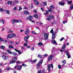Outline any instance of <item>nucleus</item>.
<instances>
[{
	"label": "nucleus",
	"mask_w": 73,
	"mask_h": 73,
	"mask_svg": "<svg viewBox=\"0 0 73 73\" xmlns=\"http://www.w3.org/2000/svg\"><path fill=\"white\" fill-rule=\"evenodd\" d=\"M50 33L52 34V40H54L55 38V35L54 33H53V28L51 29V30L50 31Z\"/></svg>",
	"instance_id": "f257e3e1"
},
{
	"label": "nucleus",
	"mask_w": 73,
	"mask_h": 73,
	"mask_svg": "<svg viewBox=\"0 0 73 73\" xmlns=\"http://www.w3.org/2000/svg\"><path fill=\"white\" fill-rule=\"evenodd\" d=\"M42 62H43V60H40L38 63V64H36V65L38 66L37 67V69H39L40 68L39 66L42 64Z\"/></svg>",
	"instance_id": "f03ea898"
},
{
	"label": "nucleus",
	"mask_w": 73,
	"mask_h": 73,
	"mask_svg": "<svg viewBox=\"0 0 73 73\" xmlns=\"http://www.w3.org/2000/svg\"><path fill=\"white\" fill-rule=\"evenodd\" d=\"M50 67H51V68H52V70H53V64H49L48 65V72H50Z\"/></svg>",
	"instance_id": "7ed1b4c3"
},
{
	"label": "nucleus",
	"mask_w": 73,
	"mask_h": 73,
	"mask_svg": "<svg viewBox=\"0 0 73 73\" xmlns=\"http://www.w3.org/2000/svg\"><path fill=\"white\" fill-rule=\"evenodd\" d=\"M53 57V55H51L48 56V61H50V60L52 59Z\"/></svg>",
	"instance_id": "20e7f679"
},
{
	"label": "nucleus",
	"mask_w": 73,
	"mask_h": 73,
	"mask_svg": "<svg viewBox=\"0 0 73 73\" xmlns=\"http://www.w3.org/2000/svg\"><path fill=\"white\" fill-rule=\"evenodd\" d=\"M48 34L46 33L44 34V38H45V39H46V40H47V39H48Z\"/></svg>",
	"instance_id": "39448f33"
},
{
	"label": "nucleus",
	"mask_w": 73,
	"mask_h": 73,
	"mask_svg": "<svg viewBox=\"0 0 73 73\" xmlns=\"http://www.w3.org/2000/svg\"><path fill=\"white\" fill-rule=\"evenodd\" d=\"M53 19V16L51 15L49 16V17L47 18L48 20H50L51 19Z\"/></svg>",
	"instance_id": "423d86ee"
},
{
	"label": "nucleus",
	"mask_w": 73,
	"mask_h": 73,
	"mask_svg": "<svg viewBox=\"0 0 73 73\" xmlns=\"http://www.w3.org/2000/svg\"><path fill=\"white\" fill-rule=\"evenodd\" d=\"M25 32V34L26 35H29V30L28 29H26V31Z\"/></svg>",
	"instance_id": "0eeeda50"
},
{
	"label": "nucleus",
	"mask_w": 73,
	"mask_h": 73,
	"mask_svg": "<svg viewBox=\"0 0 73 73\" xmlns=\"http://www.w3.org/2000/svg\"><path fill=\"white\" fill-rule=\"evenodd\" d=\"M59 4L60 5H62V6H64L65 3L64 2H59Z\"/></svg>",
	"instance_id": "6e6552de"
},
{
	"label": "nucleus",
	"mask_w": 73,
	"mask_h": 73,
	"mask_svg": "<svg viewBox=\"0 0 73 73\" xmlns=\"http://www.w3.org/2000/svg\"><path fill=\"white\" fill-rule=\"evenodd\" d=\"M66 54L68 56V58H70V54H69V53L68 52L66 51Z\"/></svg>",
	"instance_id": "1a4fd4ad"
},
{
	"label": "nucleus",
	"mask_w": 73,
	"mask_h": 73,
	"mask_svg": "<svg viewBox=\"0 0 73 73\" xmlns=\"http://www.w3.org/2000/svg\"><path fill=\"white\" fill-rule=\"evenodd\" d=\"M52 44H53L56 45H57V43L56 41L55 40H52Z\"/></svg>",
	"instance_id": "9d476101"
},
{
	"label": "nucleus",
	"mask_w": 73,
	"mask_h": 73,
	"mask_svg": "<svg viewBox=\"0 0 73 73\" xmlns=\"http://www.w3.org/2000/svg\"><path fill=\"white\" fill-rule=\"evenodd\" d=\"M15 51H16V52H18V53H19V54H21V52H20V50H18L16 49H15Z\"/></svg>",
	"instance_id": "9b49d317"
},
{
	"label": "nucleus",
	"mask_w": 73,
	"mask_h": 73,
	"mask_svg": "<svg viewBox=\"0 0 73 73\" xmlns=\"http://www.w3.org/2000/svg\"><path fill=\"white\" fill-rule=\"evenodd\" d=\"M34 1L35 4H36V5H38V2L37 0H34Z\"/></svg>",
	"instance_id": "f8f14e48"
},
{
	"label": "nucleus",
	"mask_w": 73,
	"mask_h": 73,
	"mask_svg": "<svg viewBox=\"0 0 73 73\" xmlns=\"http://www.w3.org/2000/svg\"><path fill=\"white\" fill-rule=\"evenodd\" d=\"M16 62V60H11L10 62V64H13L15 62Z\"/></svg>",
	"instance_id": "ddd939ff"
},
{
	"label": "nucleus",
	"mask_w": 73,
	"mask_h": 73,
	"mask_svg": "<svg viewBox=\"0 0 73 73\" xmlns=\"http://www.w3.org/2000/svg\"><path fill=\"white\" fill-rule=\"evenodd\" d=\"M24 13H25V14H26L27 15H29V11H24Z\"/></svg>",
	"instance_id": "4468645a"
},
{
	"label": "nucleus",
	"mask_w": 73,
	"mask_h": 73,
	"mask_svg": "<svg viewBox=\"0 0 73 73\" xmlns=\"http://www.w3.org/2000/svg\"><path fill=\"white\" fill-rule=\"evenodd\" d=\"M7 38H12L11 34H10L8 35L7 36Z\"/></svg>",
	"instance_id": "2eb2a0df"
},
{
	"label": "nucleus",
	"mask_w": 73,
	"mask_h": 73,
	"mask_svg": "<svg viewBox=\"0 0 73 73\" xmlns=\"http://www.w3.org/2000/svg\"><path fill=\"white\" fill-rule=\"evenodd\" d=\"M28 39V38H27V37L25 36L24 38V39L25 41L27 43L28 42V40H27V39Z\"/></svg>",
	"instance_id": "dca6fc26"
},
{
	"label": "nucleus",
	"mask_w": 73,
	"mask_h": 73,
	"mask_svg": "<svg viewBox=\"0 0 73 73\" xmlns=\"http://www.w3.org/2000/svg\"><path fill=\"white\" fill-rule=\"evenodd\" d=\"M11 68H9V67H7L6 68V69H5L4 70V71H5V70H11Z\"/></svg>",
	"instance_id": "f3484780"
},
{
	"label": "nucleus",
	"mask_w": 73,
	"mask_h": 73,
	"mask_svg": "<svg viewBox=\"0 0 73 73\" xmlns=\"http://www.w3.org/2000/svg\"><path fill=\"white\" fill-rule=\"evenodd\" d=\"M4 22H5V20L3 19H1V23L2 24H4Z\"/></svg>",
	"instance_id": "a211bd4d"
},
{
	"label": "nucleus",
	"mask_w": 73,
	"mask_h": 73,
	"mask_svg": "<svg viewBox=\"0 0 73 73\" xmlns=\"http://www.w3.org/2000/svg\"><path fill=\"white\" fill-rule=\"evenodd\" d=\"M62 49H64V50L65 49V48H66V45L65 44H64V45L62 46Z\"/></svg>",
	"instance_id": "6ab92c4d"
},
{
	"label": "nucleus",
	"mask_w": 73,
	"mask_h": 73,
	"mask_svg": "<svg viewBox=\"0 0 73 73\" xmlns=\"http://www.w3.org/2000/svg\"><path fill=\"white\" fill-rule=\"evenodd\" d=\"M19 66V65L18 64H17L16 65L14 68V69H17V67Z\"/></svg>",
	"instance_id": "aec40b11"
},
{
	"label": "nucleus",
	"mask_w": 73,
	"mask_h": 73,
	"mask_svg": "<svg viewBox=\"0 0 73 73\" xmlns=\"http://www.w3.org/2000/svg\"><path fill=\"white\" fill-rule=\"evenodd\" d=\"M7 51L9 54H12V52H11V50H7Z\"/></svg>",
	"instance_id": "412c9836"
},
{
	"label": "nucleus",
	"mask_w": 73,
	"mask_h": 73,
	"mask_svg": "<svg viewBox=\"0 0 73 73\" xmlns=\"http://www.w3.org/2000/svg\"><path fill=\"white\" fill-rule=\"evenodd\" d=\"M12 1H8V2H7V4L8 5H9V4H10V5H11L12 4Z\"/></svg>",
	"instance_id": "4be33fe9"
},
{
	"label": "nucleus",
	"mask_w": 73,
	"mask_h": 73,
	"mask_svg": "<svg viewBox=\"0 0 73 73\" xmlns=\"http://www.w3.org/2000/svg\"><path fill=\"white\" fill-rule=\"evenodd\" d=\"M18 70H21L22 68V66H20L18 67Z\"/></svg>",
	"instance_id": "5701e85b"
},
{
	"label": "nucleus",
	"mask_w": 73,
	"mask_h": 73,
	"mask_svg": "<svg viewBox=\"0 0 73 73\" xmlns=\"http://www.w3.org/2000/svg\"><path fill=\"white\" fill-rule=\"evenodd\" d=\"M48 13H49V11H46V12L44 13V15H47L48 14Z\"/></svg>",
	"instance_id": "b1692460"
},
{
	"label": "nucleus",
	"mask_w": 73,
	"mask_h": 73,
	"mask_svg": "<svg viewBox=\"0 0 73 73\" xmlns=\"http://www.w3.org/2000/svg\"><path fill=\"white\" fill-rule=\"evenodd\" d=\"M38 45H39V46H42V42H39L38 43Z\"/></svg>",
	"instance_id": "393cba45"
},
{
	"label": "nucleus",
	"mask_w": 73,
	"mask_h": 73,
	"mask_svg": "<svg viewBox=\"0 0 73 73\" xmlns=\"http://www.w3.org/2000/svg\"><path fill=\"white\" fill-rule=\"evenodd\" d=\"M50 9H54V6L53 5H51L50 7Z\"/></svg>",
	"instance_id": "a878e982"
},
{
	"label": "nucleus",
	"mask_w": 73,
	"mask_h": 73,
	"mask_svg": "<svg viewBox=\"0 0 73 73\" xmlns=\"http://www.w3.org/2000/svg\"><path fill=\"white\" fill-rule=\"evenodd\" d=\"M11 35V37H14L16 35L15 34H12Z\"/></svg>",
	"instance_id": "bb28decb"
},
{
	"label": "nucleus",
	"mask_w": 73,
	"mask_h": 73,
	"mask_svg": "<svg viewBox=\"0 0 73 73\" xmlns=\"http://www.w3.org/2000/svg\"><path fill=\"white\" fill-rule=\"evenodd\" d=\"M5 13H7L8 15L9 14V10H6L5 11Z\"/></svg>",
	"instance_id": "cd10ccee"
},
{
	"label": "nucleus",
	"mask_w": 73,
	"mask_h": 73,
	"mask_svg": "<svg viewBox=\"0 0 73 73\" xmlns=\"http://www.w3.org/2000/svg\"><path fill=\"white\" fill-rule=\"evenodd\" d=\"M9 48H13V46L12 45H10L9 46Z\"/></svg>",
	"instance_id": "c85d7f7f"
},
{
	"label": "nucleus",
	"mask_w": 73,
	"mask_h": 73,
	"mask_svg": "<svg viewBox=\"0 0 73 73\" xmlns=\"http://www.w3.org/2000/svg\"><path fill=\"white\" fill-rule=\"evenodd\" d=\"M38 57L40 58H41V57H42V56H41V54L38 55Z\"/></svg>",
	"instance_id": "c756f323"
},
{
	"label": "nucleus",
	"mask_w": 73,
	"mask_h": 73,
	"mask_svg": "<svg viewBox=\"0 0 73 73\" xmlns=\"http://www.w3.org/2000/svg\"><path fill=\"white\" fill-rule=\"evenodd\" d=\"M13 60H15L16 59V60H17V57H15L13 58Z\"/></svg>",
	"instance_id": "7c9ffc66"
},
{
	"label": "nucleus",
	"mask_w": 73,
	"mask_h": 73,
	"mask_svg": "<svg viewBox=\"0 0 73 73\" xmlns=\"http://www.w3.org/2000/svg\"><path fill=\"white\" fill-rule=\"evenodd\" d=\"M11 23L12 24H14L15 23V20L13 19L11 21Z\"/></svg>",
	"instance_id": "2f4dec72"
},
{
	"label": "nucleus",
	"mask_w": 73,
	"mask_h": 73,
	"mask_svg": "<svg viewBox=\"0 0 73 73\" xmlns=\"http://www.w3.org/2000/svg\"><path fill=\"white\" fill-rule=\"evenodd\" d=\"M67 3L68 4H70L72 3V1H68Z\"/></svg>",
	"instance_id": "473e14b6"
},
{
	"label": "nucleus",
	"mask_w": 73,
	"mask_h": 73,
	"mask_svg": "<svg viewBox=\"0 0 73 73\" xmlns=\"http://www.w3.org/2000/svg\"><path fill=\"white\" fill-rule=\"evenodd\" d=\"M16 63L17 64H21V63H22V62L19 61H17L16 62Z\"/></svg>",
	"instance_id": "72a5a7b5"
},
{
	"label": "nucleus",
	"mask_w": 73,
	"mask_h": 73,
	"mask_svg": "<svg viewBox=\"0 0 73 73\" xmlns=\"http://www.w3.org/2000/svg\"><path fill=\"white\" fill-rule=\"evenodd\" d=\"M1 48L2 49H4L5 48V46H1Z\"/></svg>",
	"instance_id": "f704fd0d"
},
{
	"label": "nucleus",
	"mask_w": 73,
	"mask_h": 73,
	"mask_svg": "<svg viewBox=\"0 0 73 73\" xmlns=\"http://www.w3.org/2000/svg\"><path fill=\"white\" fill-rule=\"evenodd\" d=\"M14 1L16 4H17L19 3V1L17 0H15Z\"/></svg>",
	"instance_id": "c9c22d12"
},
{
	"label": "nucleus",
	"mask_w": 73,
	"mask_h": 73,
	"mask_svg": "<svg viewBox=\"0 0 73 73\" xmlns=\"http://www.w3.org/2000/svg\"><path fill=\"white\" fill-rule=\"evenodd\" d=\"M13 31H8V33H13Z\"/></svg>",
	"instance_id": "e433bc0d"
},
{
	"label": "nucleus",
	"mask_w": 73,
	"mask_h": 73,
	"mask_svg": "<svg viewBox=\"0 0 73 73\" xmlns=\"http://www.w3.org/2000/svg\"><path fill=\"white\" fill-rule=\"evenodd\" d=\"M12 54L13 55H14V56H16V55H17V53L16 52H13L12 53Z\"/></svg>",
	"instance_id": "4c0bfd02"
},
{
	"label": "nucleus",
	"mask_w": 73,
	"mask_h": 73,
	"mask_svg": "<svg viewBox=\"0 0 73 73\" xmlns=\"http://www.w3.org/2000/svg\"><path fill=\"white\" fill-rule=\"evenodd\" d=\"M31 33H33V34H34V35H36V32L34 31H32L31 32Z\"/></svg>",
	"instance_id": "58836bf2"
},
{
	"label": "nucleus",
	"mask_w": 73,
	"mask_h": 73,
	"mask_svg": "<svg viewBox=\"0 0 73 73\" xmlns=\"http://www.w3.org/2000/svg\"><path fill=\"white\" fill-rule=\"evenodd\" d=\"M22 66H24L25 67H26L27 66V65L24 64H22Z\"/></svg>",
	"instance_id": "ea45409f"
},
{
	"label": "nucleus",
	"mask_w": 73,
	"mask_h": 73,
	"mask_svg": "<svg viewBox=\"0 0 73 73\" xmlns=\"http://www.w3.org/2000/svg\"><path fill=\"white\" fill-rule=\"evenodd\" d=\"M4 11V9H0V12H3Z\"/></svg>",
	"instance_id": "a19ab883"
},
{
	"label": "nucleus",
	"mask_w": 73,
	"mask_h": 73,
	"mask_svg": "<svg viewBox=\"0 0 73 73\" xmlns=\"http://www.w3.org/2000/svg\"><path fill=\"white\" fill-rule=\"evenodd\" d=\"M33 19V17L32 16H30V19L31 20Z\"/></svg>",
	"instance_id": "79ce46f5"
},
{
	"label": "nucleus",
	"mask_w": 73,
	"mask_h": 73,
	"mask_svg": "<svg viewBox=\"0 0 73 73\" xmlns=\"http://www.w3.org/2000/svg\"><path fill=\"white\" fill-rule=\"evenodd\" d=\"M34 17L36 18H37V17H38V15H34Z\"/></svg>",
	"instance_id": "37998d69"
},
{
	"label": "nucleus",
	"mask_w": 73,
	"mask_h": 73,
	"mask_svg": "<svg viewBox=\"0 0 73 73\" xmlns=\"http://www.w3.org/2000/svg\"><path fill=\"white\" fill-rule=\"evenodd\" d=\"M0 41H3L4 40L1 37H0Z\"/></svg>",
	"instance_id": "c03bdc74"
},
{
	"label": "nucleus",
	"mask_w": 73,
	"mask_h": 73,
	"mask_svg": "<svg viewBox=\"0 0 73 73\" xmlns=\"http://www.w3.org/2000/svg\"><path fill=\"white\" fill-rule=\"evenodd\" d=\"M64 39V38L62 37L60 39V41H62V40H63Z\"/></svg>",
	"instance_id": "a18cd8bd"
},
{
	"label": "nucleus",
	"mask_w": 73,
	"mask_h": 73,
	"mask_svg": "<svg viewBox=\"0 0 73 73\" xmlns=\"http://www.w3.org/2000/svg\"><path fill=\"white\" fill-rule=\"evenodd\" d=\"M27 20H30V16H29V17L27 18Z\"/></svg>",
	"instance_id": "49530a36"
},
{
	"label": "nucleus",
	"mask_w": 73,
	"mask_h": 73,
	"mask_svg": "<svg viewBox=\"0 0 73 73\" xmlns=\"http://www.w3.org/2000/svg\"><path fill=\"white\" fill-rule=\"evenodd\" d=\"M18 23H22V21L21 20H18Z\"/></svg>",
	"instance_id": "de8ad7c7"
},
{
	"label": "nucleus",
	"mask_w": 73,
	"mask_h": 73,
	"mask_svg": "<svg viewBox=\"0 0 73 73\" xmlns=\"http://www.w3.org/2000/svg\"><path fill=\"white\" fill-rule=\"evenodd\" d=\"M15 20V23H18V20Z\"/></svg>",
	"instance_id": "09e8293b"
},
{
	"label": "nucleus",
	"mask_w": 73,
	"mask_h": 73,
	"mask_svg": "<svg viewBox=\"0 0 73 73\" xmlns=\"http://www.w3.org/2000/svg\"><path fill=\"white\" fill-rule=\"evenodd\" d=\"M22 10V8H21V6H20L19 7V10L21 11Z\"/></svg>",
	"instance_id": "8fccbe9b"
},
{
	"label": "nucleus",
	"mask_w": 73,
	"mask_h": 73,
	"mask_svg": "<svg viewBox=\"0 0 73 73\" xmlns=\"http://www.w3.org/2000/svg\"><path fill=\"white\" fill-rule=\"evenodd\" d=\"M43 4L44 5H45L46 6L47 5V4H46V2H44Z\"/></svg>",
	"instance_id": "3c124183"
},
{
	"label": "nucleus",
	"mask_w": 73,
	"mask_h": 73,
	"mask_svg": "<svg viewBox=\"0 0 73 73\" xmlns=\"http://www.w3.org/2000/svg\"><path fill=\"white\" fill-rule=\"evenodd\" d=\"M17 9V7H15L13 9V10H14V11H16Z\"/></svg>",
	"instance_id": "603ef678"
},
{
	"label": "nucleus",
	"mask_w": 73,
	"mask_h": 73,
	"mask_svg": "<svg viewBox=\"0 0 73 73\" xmlns=\"http://www.w3.org/2000/svg\"><path fill=\"white\" fill-rule=\"evenodd\" d=\"M73 8V5H72L71 6V7H70V9H71V10H72V9Z\"/></svg>",
	"instance_id": "864d4df0"
},
{
	"label": "nucleus",
	"mask_w": 73,
	"mask_h": 73,
	"mask_svg": "<svg viewBox=\"0 0 73 73\" xmlns=\"http://www.w3.org/2000/svg\"><path fill=\"white\" fill-rule=\"evenodd\" d=\"M48 10L51 13L52 12V10H51V9H48Z\"/></svg>",
	"instance_id": "5fc2aeb1"
},
{
	"label": "nucleus",
	"mask_w": 73,
	"mask_h": 73,
	"mask_svg": "<svg viewBox=\"0 0 73 73\" xmlns=\"http://www.w3.org/2000/svg\"><path fill=\"white\" fill-rule=\"evenodd\" d=\"M30 8H33V5H30L29 6Z\"/></svg>",
	"instance_id": "6e6d98bb"
},
{
	"label": "nucleus",
	"mask_w": 73,
	"mask_h": 73,
	"mask_svg": "<svg viewBox=\"0 0 73 73\" xmlns=\"http://www.w3.org/2000/svg\"><path fill=\"white\" fill-rule=\"evenodd\" d=\"M24 45L25 46H27V45H28V44H27V43H25L24 44Z\"/></svg>",
	"instance_id": "4d7b16f0"
},
{
	"label": "nucleus",
	"mask_w": 73,
	"mask_h": 73,
	"mask_svg": "<svg viewBox=\"0 0 73 73\" xmlns=\"http://www.w3.org/2000/svg\"><path fill=\"white\" fill-rule=\"evenodd\" d=\"M6 57V56H3V59H5V60Z\"/></svg>",
	"instance_id": "13d9d810"
},
{
	"label": "nucleus",
	"mask_w": 73,
	"mask_h": 73,
	"mask_svg": "<svg viewBox=\"0 0 73 73\" xmlns=\"http://www.w3.org/2000/svg\"><path fill=\"white\" fill-rule=\"evenodd\" d=\"M63 24H65L66 23H67V21H63Z\"/></svg>",
	"instance_id": "bf43d9fd"
},
{
	"label": "nucleus",
	"mask_w": 73,
	"mask_h": 73,
	"mask_svg": "<svg viewBox=\"0 0 73 73\" xmlns=\"http://www.w3.org/2000/svg\"><path fill=\"white\" fill-rule=\"evenodd\" d=\"M58 67L59 69H61V65H58Z\"/></svg>",
	"instance_id": "052dcab7"
},
{
	"label": "nucleus",
	"mask_w": 73,
	"mask_h": 73,
	"mask_svg": "<svg viewBox=\"0 0 73 73\" xmlns=\"http://www.w3.org/2000/svg\"><path fill=\"white\" fill-rule=\"evenodd\" d=\"M56 21H54L52 22V24H55L56 23Z\"/></svg>",
	"instance_id": "680f3d73"
},
{
	"label": "nucleus",
	"mask_w": 73,
	"mask_h": 73,
	"mask_svg": "<svg viewBox=\"0 0 73 73\" xmlns=\"http://www.w3.org/2000/svg\"><path fill=\"white\" fill-rule=\"evenodd\" d=\"M30 21H31V22H32V23H35V22L33 20H30Z\"/></svg>",
	"instance_id": "e2e57ef3"
},
{
	"label": "nucleus",
	"mask_w": 73,
	"mask_h": 73,
	"mask_svg": "<svg viewBox=\"0 0 73 73\" xmlns=\"http://www.w3.org/2000/svg\"><path fill=\"white\" fill-rule=\"evenodd\" d=\"M48 56V54H45L44 56H46V57L47 56Z\"/></svg>",
	"instance_id": "0e129e2a"
},
{
	"label": "nucleus",
	"mask_w": 73,
	"mask_h": 73,
	"mask_svg": "<svg viewBox=\"0 0 73 73\" xmlns=\"http://www.w3.org/2000/svg\"><path fill=\"white\" fill-rule=\"evenodd\" d=\"M8 56H6L5 60H8Z\"/></svg>",
	"instance_id": "69168bd1"
},
{
	"label": "nucleus",
	"mask_w": 73,
	"mask_h": 73,
	"mask_svg": "<svg viewBox=\"0 0 73 73\" xmlns=\"http://www.w3.org/2000/svg\"><path fill=\"white\" fill-rule=\"evenodd\" d=\"M3 54H7V52H3Z\"/></svg>",
	"instance_id": "338daca9"
},
{
	"label": "nucleus",
	"mask_w": 73,
	"mask_h": 73,
	"mask_svg": "<svg viewBox=\"0 0 73 73\" xmlns=\"http://www.w3.org/2000/svg\"><path fill=\"white\" fill-rule=\"evenodd\" d=\"M38 73H41V71H38Z\"/></svg>",
	"instance_id": "774afa93"
}]
</instances>
